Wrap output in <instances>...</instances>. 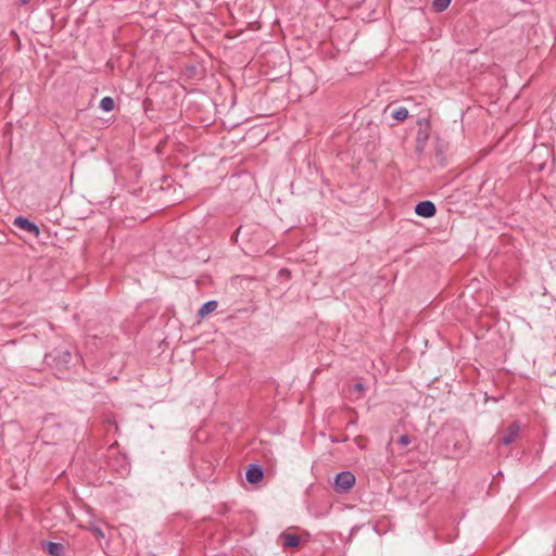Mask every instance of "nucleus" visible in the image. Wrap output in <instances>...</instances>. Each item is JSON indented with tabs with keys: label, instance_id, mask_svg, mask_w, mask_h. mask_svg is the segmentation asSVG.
<instances>
[{
	"label": "nucleus",
	"instance_id": "10",
	"mask_svg": "<svg viewBox=\"0 0 556 556\" xmlns=\"http://www.w3.org/2000/svg\"><path fill=\"white\" fill-rule=\"evenodd\" d=\"M282 539V545L285 547H298L300 544V538L293 533H282L280 535Z\"/></svg>",
	"mask_w": 556,
	"mask_h": 556
},
{
	"label": "nucleus",
	"instance_id": "2",
	"mask_svg": "<svg viewBox=\"0 0 556 556\" xmlns=\"http://www.w3.org/2000/svg\"><path fill=\"white\" fill-rule=\"evenodd\" d=\"M355 476L351 471H341L334 478L333 489L337 493H348L355 485Z\"/></svg>",
	"mask_w": 556,
	"mask_h": 556
},
{
	"label": "nucleus",
	"instance_id": "15",
	"mask_svg": "<svg viewBox=\"0 0 556 556\" xmlns=\"http://www.w3.org/2000/svg\"><path fill=\"white\" fill-rule=\"evenodd\" d=\"M90 530L98 540L104 538V532L99 527H92Z\"/></svg>",
	"mask_w": 556,
	"mask_h": 556
},
{
	"label": "nucleus",
	"instance_id": "7",
	"mask_svg": "<svg viewBox=\"0 0 556 556\" xmlns=\"http://www.w3.org/2000/svg\"><path fill=\"white\" fill-rule=\"evenodd\" d=\"M264 477L263 468L260 465L252 464L248 467L245 478L250 483H257Z\"/></svg>",
	"mask_w": 556,
	"mask_h": 556
},
{
	"label": "nucleus",
	"instance_id": "5",
	"mask_svg": "<svg viewBox=\"0 0 556 556\" xmlns=\"http://www.w3.org/2000/svg\"><path fill=\"white\" fill-rule=\"evenodd\" d=\"M13 225L21 229L26 230L27 232L34 235L35 237H38L40 233L39 227L23 216H17L14 219Z\"/></svg>",
	"mask_w": 556,
	"mask_h": 556
},
{
	"label": "nucleus",
	"instance_id": "14",
	"mask_svg": "<svg viewBox=\"0 0 556 556\" xmlns=\"http://www.w3.org/2000/svg\"><path fill=\"white\" fill-rule=\"evenodd\" d=\"M412 442L410 437L407 434H403L399 439V444L403 447L407 446Z\"/></svg>",
	"mask_w": 556,
	"mask_h": 556
},
{
	"label": "nucleus",
	"instance_id": "3",
	"mask_svg": "<svg viewBox=\"0 0 556 556\" xmlns=\"http://www.w3.org/2000/svg\"><path fill=\"white\" fill-rule=\"evenodd\" d=\"M56 368H67L72 361V352L66 348H56L46 356Z\"/></svg>",
	"mask_w": 556,
	"mask_h": 556
},
{
	"label": "nucleus",
	"instance_id": "4",
	"mask_svg": "<svg viewBox=\"0 0 556 556\" xmlns=\"http://www.w3.org/2000/svg\"><path fill=\"white\" fill-rule=\"evenodd\" d=\"M435 212H437L435 205L431 201H421V202L417 203L415 206V213L421 217H426V218L432 217L435 215Z\"/></svg>",
	"mask_w": 556,
	"mask_h": 556
},
{
	"label": "nucleus",
	"instance_id": "1",
	"mask_svg": "<svg viewBox=\"0 0 556 556\" xmlns=\"http://www.w3.org/2000/svg\"><path fill=\"white\" fill-rule=\"evenodd\" d=\"M469 447V439L466 431L455 428L446 438V450L452 457L462 456Z\"/></svg>",
	"mask_w": 556,
	"mask_h": 556
},
{
	"label": "nucleus",
	"instance_id": "11",
	"mask_svg": "<svg viewBox=\"0 0 556 556\" xmlns=\"http://www.w3.org/2000/svg\"><path fill=\"white\" fill-rule=\"evenodd\" d=\"M408 116V110L404 106L396 108L392 111V117L399 122L405 121Z\"/></svg>",
	"mask_w": 556,
	"mask_h": 556
},
{
	"label": "nucleus",
	"instance_id": "9",
	"mask_svg": "<svg viewBox=\"0 0 556 556\" xmlns=\"http://www.w3.org/2000/svg\"><path fill=\"white\" fill-rule=\"evenodd\" d=\"M217 306H218L217 301H215V300L207 301L198 311V316L200 318H204L205 316H207L208 314L214 312L217 308Z\"/></svg>",
	"mask_w": 556,
	"mask_h": 556
},
{
	"label": "nucleus",
	"instance_id": "8",
	"mask_svg": "<svg viewBox=\"0 0 556 556\" xmlns=\"http://www.w3.org/2000/svg\"><path fill=\"white\" fill-rule=\"evenodd\" d=\"M45 551L51 556H63L64 546L61 543L47 542L45 543Z\"/></svg>",
	"mask_w": 556,
	"mask_h": 556
},
{
	"label": "nucleus",
	"instance_id": "12",
	"mask_svg": "<svg viewBox=\"0 0 556 556\" xmlns=\"http://www.w3.org/2000/svg\"><path fill=\"white\" fill-rule=\"evenodd\" d=\"M114 100L111 97H104L100 101V108L104 112H111L114 109Z\"/></svg>",
	"mask_w": 556,
	"mask_h": 556
},
{
	"label": "nucleus",
	"instance_id": "13",
	"mask_svg": "<svg viewBox=\"0 0 556 556\" xmlns=\"http://www.w3.org/2000/svg\"><path fill=\"white\" fill-rule=\"evenodd\" d=\"M451 3V0H433V8L438 12L444 11Z\"/></svg>",
	"mask_w": 556,
	"mask_h": 556
},
{
	"label": "nucleus",
	"instance_id": "17",
	"mask_svg": "<svg viewBox=\"0 0 556 556\" xmlns=\"http://www.w3.org/2000/svg\"><path fill=\"white\" fill-rule=\"evenodd\" d=\"M30 0H18L20 4L25 5L29 3Z\"/></svg>",
	"mask_w": 556,
	"mask_h": 556
},
{
	"label": "nucleus",
	"instance_id": "16",
	"mask_svg": "<svg viewBox=\"0 0 556 556\" xmlns=\"http://www.w3.org/2000/svg\"><path fill=\"white\" fill-rule=\"evenodd\" d=\"M353 389H354V391L358 392L359 395H361L365 388H364L363 383L357 382V383L354 384Z\"/></svg>",
	"mask_w": 556,
	"mask_h": 556
},
{
	"label": "nucleus",
	"instance_id": "6",
	"mask_svg": "<svg viewBox=\"0 0 556 556\" xmlns=\"http://www.w3.org/2000/svg\"><path fill=\"white\" fill-rule=\"evenodd\" d=\"M519 431H520L519 422L514 421L513 424H510L501 440L502 443L505 445L511 444L517 439Z\"/></svg>",
	"mask_w": 556,
	"mask_h": 556
}]
</instances>
